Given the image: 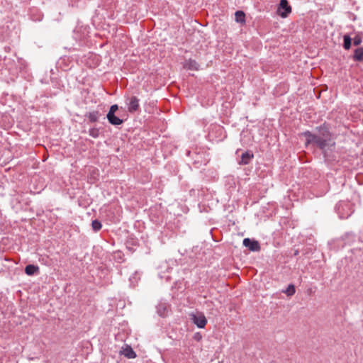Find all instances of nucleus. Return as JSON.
<instances>
[{"label":"nucleus","mask_w":363,"mask_h":363,"mask_svg":"<svg viewBox=\"0 0 363 363\" xmlns=\"http://www.w3.org/2000/svg\"><path fill=\"white\" fill-rule=\"evenodd\" d=\"M243 245L253 252L259 251L260 250L259 242L256 240H252L250 238H245L243 240Z\"/></svg>","instance_id":"4"},{"label":"nucleus","mask_w":363,"mask_h":363,"mask_svg":"<svg viewBox=\"0 0 363 363\" xmlns=\"http://www.w3.org/2000/svg\"><path fill=\"white\" fill-rule=\"evenodd\" d=\"M191 320L199 328H203L206 323L207 320L203 313L197 312L191 314Z\"/></svg>","instance_id":"2"},{"label":"nucleus","mask_w":363,"mask_h":363,"mask_svg":"<svg viewBox=\"0 0 363 363\" xmlns=\"http://www.w3.org/2000/svg\"><path fill=\"white\" fill-rule=\"evenodd\" d=\"M121 353L128 359H133L136 357L135 352L132 349V347L128 345H126L125 347L123 348Z\"/></svg>","instance_id":"6"},{"label":"nucleus","mask_w":363,"mask_h":363,"mask_svg":"<svg viewBox=\"0 0 363 363\" xmlns=\"http://www.w3.org/2000/svg\"><path fill=\"white\" fill-rule=\"evenodd\" d=\"M99 112L98 111H93L89 113L88 118L91 122H95L99 118Z\"/></svg>","instance_id":"15"},{"label":"nucleus","mask_w":363,"mask_h":363,"mask_svg":"<svg viewBox=\"0 0 363 363\" xmlns=\"http://www.w3.org/2000/svg\"><path fill=\"white\" fill-rule=\"evenodd\" d=\"M128 111L130 113H134L138 110L140 107L139 99L136 96H131L126 101Z\"/></svg>","instance_id":"3"},{"label":"nucleus","mask_w":363,"mask_h":363,"mask_svg":"<svg viewBox=\"0 0 363 363\" xmlns=\"http://www.w3.org/2000/svg\"><path fill=\"white\" fill-rule=\"evenodd\" d=\"M235 21L238 23H245V15L243 11H238L235 13Z\"/></svg>","instance_id":"11"},{"label":"nucleus","mask_w":363,"mask_h":363,"mask_svg":"<svg viewBox=\"0 0 363 363\" xmlns=\"http://www.w3.org/2000/svg\"><path fill=\"white\" fill-rule=\"evenodd\" d=\"M279 9L284 10V11H283V12L279 11V15L282 18H286L291 12V8L289 5L287 0H281L280 1Z\"/></svg>","instance_id":"5"},{"label":"nucleus","mask_w":363,"mask_h":363,"mask_svg":"<svg viewBox=\"0 0 363 363\" xmlns=\"http://www.w3.org/2000/svg\"><path fill=\"white\" fill-rule=\"evenodd\" d=\"M252 157H253L252 154H250V152H246L242 155L241 161L240 162V164H247Z\"/></svg>","instance_id":"9"},{"label":"nucleus","mask_w":363,"mask_h":363,"mask_svg":"<svg viewBox=\"0 0 363 363\" xmlns=\"http://www.w3.org/2000/svg\"><path fill=\"white\" fill-rule=\"evenodd\" d=\"M184 67L189 69L198 70L199 65L195 60L190 59L185 62V63L184 65Z\"/></svg>","instance_id":"8"},{"label":"nucleus","mask_w":363,"mask_h":363,"mask_svg":"<svg viewBox=\"0 0 363 363\" xmlns=\"http://www.w3.org/2000/svg\"><path fill=\"white\" fill-rule=\"evenodd\" d=\"M303 135L306 137V145L314 143L323 150L335 144L331 140L330 135L326 128H320L318 135L312 134L308 131L305 132Z\"/></svg>","instance_id":"1"},{"label":"nucleus","mask_w":363,"mask_h":363,"mask_svg":"<svg viewBox=\"0 0 363 363\" xmlns=\"http://www.w3.org/2000/svg\"><path fill=\"white\" fill-rule=\"evenodd\" d=\"M296 292L295 287L293 284H289L286 290L284 291L288 296H293Z\"/></svg>","instance_id":"14"},{"label":"nucleus","mask_w":363,"mask_h":363,"mask_svg":"<svg viewBox=\"0 0 363 363\" xmlns=\"http://www.w3.org/2000/svg\"><path fill=\"white\" fill-rule=\"evenodd\" d=\"M99 134V131L96 129H91L89 130V135L93 138H97Z\"/></svg>","instance_id":"18"},{"label":"nucleus","mask_w":363,"mask_h":363,"mask_svg":"<svg viewBox=\"0 0 363 363\" xmlns=\"http://www.w3.org/2000/svg\"><path fill=\"white\" fill-rule=\"evenodd\" d=\"M106 117L108 122L112 125H118L123 123V120L116 116L115 114H107Z\"/></svg>","instance_id":"7"},{"label":"nucleus","mask_w":363,"mask_h":363,"mask_svg":"<svg viewBox=\"0 0 363 363\" xmlns=\"http://www.w3.org/2000/svg\"><path fill=\"white\" fill-rule=\"evenodd\" d=\"M118 109L117 104L112 105L107 114H115L116 111Z\"/></svg>","instance_id":"17"},{"label":"nucleus","mask_w":363,"mask_h":363,"mask_svg":"<svg viewBox=\"0 0 363 363\" xmlns=\"http://www.w3.org/2000/svg\"><path fill=\"white\" fill-rule=\"evenodd\" d=\"M163 307H164L163 306H160L159 307V309H160V311H161L162 312H163V308H164Z\"/></svg>","instance_id":"21"},{"label":"nucleus","mask_w":363,"mask_h":363,"mask_svg":"<svg viewBox=\"0 0 363 363\" xmlns=\"http://www.w3.org/2000/svg\"><path fill=\"white\" fill-rule=\"evenodd\" d=\"M163 312H162L160 311V309H158V313H160V315H164V312H165V310H166V308L165 307H163Z\"/></svg>","instance_id":"20"},{"label":"nucleus","mask_w":363,"mask_h":363,"mask_svg":"<svg viewBox=\"0 0 363 363\" xmlns=\"http://www.w3.org/2000/svg\"><path fill=\"white\" fill-rule=\"evenodd\" d=\"M351 42H352L351 38L349 35H345L344 36V44H343V47L345 50H349L350 48Z\"/></svg>","instance_id":"13"},{"label":"nucleus","mask_w":363,"mask_h":363,"mask_svg":"<svg viewBox=\"0 0 363 363\" xmlns=\"http://www.w3.org/2000/svg\"><path fill=\"white\" fill-rule=\"evenodd\" d=\"M354 60L363 62V48H359L354 50Z\"/></svg>","instance_id":"10"},{"label":"nucleus","mask_w":363,"mask_h":363,"mask_svg":"<svg viewBox=\"0 0 363 363\" xmlns=\"http://www.w3.org/2000/svg\"><path fill=\"white\" fill-rule=\"evenodd\" d=\"M361 42V40L359 38H354L353 43L354 45H358Z\"/></svg>","instance_id":"19"},{"label":"nucleus","mask_w":363,"mask_h":363,"mask_svg":"<svg viewBox=\"0 0 363 363\" xmlns=\"http://www.w3.org/2000/svg\"><path fill=\"white\" fill-rule=\"evenodd\" d=\"M38 270V267L33 264L27 265L25 268V272L28 275H33Z\"/></svg>","instance_id":"12"},{"label":"nucleus","mask_w":363,"mask_h":363,"mask_svg":"<svg viewBox=\"0 0 363 363\" xmlns=\"http://www.w3.org/2000/svg\"><path fill=\"white\" fill-rule=\"evenodd\" d=\"M92 228L94 231H99L101 228V223L97 220H94L91 223Z\"/></svg>","instance_id":"16"}]
</instances>
